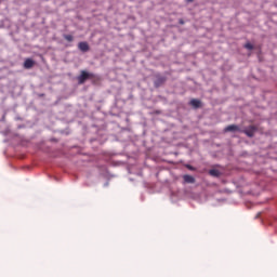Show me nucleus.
<instances>
[{
	"mask_svg": "<svg viewBox=\"0 0 277 277\" xmlns=\"http://www.w3.org/2000/svg\"><path fill=\"white\" fill-rule=\"evenodd\" d=\"M78 79V83L80 85H83V83H85V81H88V79H94V74H90L85 70H81L80 75L77 77Z\"/></svg>",
	"mask_w": 277,
	"mask_h": 277,
	"instance_id": "f257e3e1",
	"label": "nucleus"
},
{
	"mask_svg": "<svg viewBox=\"0 0 277 277\" xmlns=\"http://www.w3.org/2000/svg\"><path fill=\"white\" fill-rule=\"evenodd\" d=\"M166 81H168V78H166V76L156 75L154 85H155V88H161V85H163V83H166Z\"/></svg>",
	"mask_w": 277,
	"mask_h": 277,
	"instance_id": "f03ea898",
	"label": "nucleus"
},
{
	"mask_svg": "<svg viewBox=\"0 0 277 277\" xmlns=\"http://www.w3.org/2000/svg\"><path fill=\"white\" fill-rule=\"evenodd\" d=\"M241 133H245L247 137H254V133H256V127L255 126H250L249 128L245 130H240Z\"/></svg>",
	"mask_w": 277,
	"mask_h": 277,
	"instance_id": "7ed1b4c3",
	"label": "nucleus"
},
{
	"mask_svg": "<svg viewBox=\"0 0 277 277\" xmlns=\"http://www.w3.org/2000/svg\"><path fill=\"white\" fill-rule=\"evenodd\" d=\"M78 49L82 51V53H88V51H90V44L85 41H81L78 43Z\"/></svg>",
	"mask_w": 277,
	"mask_h": 277,
	"instance_id": "20e7f679",
	"label": "nucleus"
},
{
	"mask_svg": "<svg viewBox=\"0 0 277 277\" xmlns=\"http://www.w3.org/2000/svg\"><path fill=\"white\" fill-rule=\"evenodd\" d=\"M36 62H34V60L31 58H26L24 62V68H26V70H29V68H34Z\"/></svg>",
	"mask_w": 277,
	"mask_h": 277,
	"instance_id": "39448f33",
	"label": "nucleus"
},
{
	"mask_svg": "<svg viewBox=\"0 0 277 277\" xmlns=\"http://www.w3.org/2000/svg\"><path fill=\"white\" fill-rule=\"evenodd\" d=\"M224 131H225V133H229V132H235V131H241V129L237 124H230V126H227L224 129Z\"/></svg>",
	"mask_w": 277,
	"mask_h": 277,
	"instance_id": "423d86ee",
	"label": "nucleus"
},
{
	"mask_svg": "<svg viewBox=\"0 0 277 277\" xmlns=\"http://www.w3.org/2000/svg\"><path fill=\"white\" fill-rule=\"evenodd\" d=\"M183 180H184V183H190V184L196 183V179L189 174L183 175Z\"/></svg>",
	"mask_w": 277,
	"mask_h": 277,
	"instance_id": "0eeeda50",
	"label": "nucleus"
},
{
	"mask_svg": "<svg viewBox=\"0 0 277 277\" xmlns=\"http://www.w3.org/2000/svg\"><path fill=\"white\" fill-rule=\"evenodd\" d=\"M209 174H210V176H215L216 179L217 177H220L221 176V172H220V170H217V169H211L210 171H209Z\"/></svg>",
	"mask_w": 277,
	"mask_h": 277,
	"instance_id": "6e6552de",
	"label": "nucleus"
},
{
	"mask_svg": "<svg viewBox=\"0 0 277 277\" xmlns=\"http://www.w3.org/2000/svg\"><path fill=\"white\" fill-rule=\"evenodd\" d=\"M190 105H192L193 107H195V109H198V107H200V101H199V100H196V98H193V100L190 101Z\"/></svg>",
	"mask_w": 277,
	"mask_h": 277,
	"instance_id": "1a4fd4ad",
	"label": "nucleus"
},
{
	"mask_svg": "<svg viewBox=\"0 0 277 277\" xmlns=\"http://www.w3.org/2000/svg\"><path fill=\"white\" fill-rule=\"evenodd\" d=\"M64 38L67 40V42H72V40H75L71 35H64Z\"/></svg>",
	"mask_w": 277,
	"mask_h": 277,
	"instance_id": "9d476101",
	"label": "nucleus"
},
{
	"mask_svg": "<svg viewBox=\"0 0 277 277\" xmlns=\"http://www.w3.org/2000/svg\"><path fill=\"white\" fill-rule=\"evenodd\" d=\"M245 49H248L249 51H252V49H254V45H252V43L248 42L245 44Z\"/></svg>",
	"mask_w": 277,
	"mask_h": 277,
	"instance_id": "9b49d317",
	"label": "nucleus"
},
{
	"mask_svg": "<svg viewBox=\"0 0 277 277\" xmlns=\"http://www.w3.org/2000/svg\"><path fill=\"white\" fill-rule=\"evenodd\" d=\"M180 25H185V21L183 18L179 19Z\"/></svg>",
	"mask_w": 277,
	"mask_h": 277,
	"instance_id": "f8f14e48",
	"label": "nucleus"
},
{
	"mask_svg": "<svg viewBox=\"0 0 277 277\" xmlns=\"http://www.w3.org/2000/svg\"><path fill=\"white\" fill-rule=\"evenodd\" d=\"M188 170H194V167L187 166Z\"/></svg>",
	"mask_w": 277,
	"mask_h": 277,
	"instance_id": "ddd939ff",
	"label": "nucleus"
},
{
	"mask_svg": "<svg viewBox=\"0 0 277 277\" xmlns=\"http://www.w3.org/2000/svg\"><path fill=\"white\" fill-rule=\"evenodd\" d=\"M186 1H188V3H192V2H194V0H186Z\"/></svg>",
	"mask_w": 277,
	"mask_h": 277,
	"instance_id": "4468645a",
	"label": "nucleus"
}]
</instances>
